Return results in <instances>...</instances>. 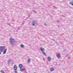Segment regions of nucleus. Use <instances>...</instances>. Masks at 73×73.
<instances>
[{"label": "nucleus", "instance_id": "obj_1", "mask_svg": "<svg viewBox=\"0 0 73 73\" xmlns=\"http://www.w3.org/2000/svg\"><path fill=\"white\" fill-rule=\"evenodd\" d=\"M9 40L10 41V45H15V43L16 42V40L13 38H10Z\"/></svg>", "mask_w": 73, "mask_h": 73}, {"label": "nucleus", "instance_id": "obj_2", "mask_svg": "<svg viewBox=\"0 0 73 73\" xmlns=\"http://www.w3.org/2000/svg\"><path fill=\"white\" fill-rule=\"evenodd\" d=\"M32 24L33 26H36L37 25V22L36 21H34L32 22Z\"/></svg>", "mask_w": 73, "mask_h": 73}, {"label": "nucleus", "instance_id": "obj_3", "mask_svg": "<svg viewBox=\"0 0 73 73\" xmlns=\"http://www.w3.org/2000/svg\"><path fill=\"white\" fill-rule=\"evenodd\" d=\"M40 49L42 50L41 52L45 56H46V54H45V53L44 52V51H45V50H44V48H42V47H40Z\"/></svg>", "mask_w": 73, "mask_h": 73}, {"label": "nucleus", "instance_id": "obj_4", "mask_svg": "<svg viewBox=\"0 0 73 73\" xmlns=\"http://www.w3.org/2000/svg\"><path fill=\"white\" fill-rule=\"evenodd\" d=\"M5 46H0V52H3V51L5 49Z\"/></svg>", "mask_w": 73, "mask_h": 73}, {"label": "nucleus", "instance_id": "obj_5", "mask_svg": "<svg viewBox=\"0 0 73 73\" xmlns=\"http://www.w3.org/2000/svg\"><path fill=\"white\" fill-rule=\"evenodd\" d=\"M20 70L21 71V72H23L24 71H26V68H23L22 69L21 68Z\"/></svg>", "mask_w": 73, "mask_h": 73}, {"label": "nucleus", "instance_id": "obj_6", "mask_svg": "<svg viewBox=\"0 0 73 73\" xmlns=\"http://www.w3.org/2000/svg\"><path fill=\"white\" fill-rule=\"evenodd\" d=\"M56 56L58 58H60V57H61V56L60 55V54H56Z\"/></svg>", "mask_w": 73, "mask_h": 73}, {"label": "nucleus", "instance_id": "obj_7", "mask_svg": "<svg viewBox=\"0 0 73 73\" xmlns=\"http://www.w3.org/2000/svg\"><path fill=\"white\" fill-rule=\"evenodd\" d=\"M14 69L15 70H17V66H16V65H15L14 66Z\"/></svg>", "mask_w": 73, "mask_h": 73}, {"label": "nucleus", "instance_id": "obj_8", "mask_svg": "<svg viewBox=\"0 0 73 73\" xmlns=\"http://www.w3.org/2000/svg\"><path fill=\"white\" fill-rule=\"evenodd\" d=\"M7 52V49H5L3 50V54H4Z\"/></svg>", "mask_w": 73, "mask_h": 73}, {"label": "nucleus", "instance_id": "obj_9", "mask_svg": "<svg viewBox=\"0 0 73 73\" xmlns=\"http://www.w3.org/2000/svg\"><path fill=\"white\" fill-rule=\"evenodd\" d=\"M12 60L11 59H9L8 61V64H10V62H11V61H12Z\"/></svg>", "mask_w": 73, "mask_h": 73}, {"label": "nucleus", "instance_id": "obj_10", "mask_svg": "<svg viewBox=\"0 0 73 73\" xmlns=\"http://www.w3.org/2000/svg\"><path fill=\"white\" fill-rule=\"evenodd\" d=\"M20 47H21V48H24V45L23 44H21L20 45Z\"/></svg>", "mask_w": 73, "mask_h": 73}, {"label": "nucleus", "instance_id": "obj_11", "mask_svg": "<svg viewBox=\"0 0 73 73\" xmlns=\"http://www.w3.org/2000/svg\"><path fill=\"white\" fill-rule=\"evenodd\" d=\"M19 68H22V67H23V65H22V64H20L19 65Z\"/></svg>", "mask_w": 73, "mask_h": 73}, {"label": "nucleus", "instance_id": "obj_12", "mask_svg": "<svg viewBox=\"0 0 73 73\" xmlns=\"http://www.w3.org/2000/svg\"><path fill=\"white\" fill-rule=\"evenodd\" d=\"M47 60L48 61H50V60H51V58H50V57H48L47 58Z\"/></svg>", "mask_w": 73, "mask_h": 73}, {"label": "nucleus", "instance_id": "obj_13", "mask_svg": "<svg viewBox=\"0 0 73 73\" xmlns=\"http://www.w3.org/2000/svg\"><path fill=\"white\" fill-rule=\"evenodd\" d=\"M70 4L72 5H73V0L71 2H70Z\"/></svg>", "mask_w": 73, "mask_h": 73}, {"label": "nucleus", "instance_id": "obj_14", "mask_svg": "<svg viewBox=\"0 0 73 73\" xmlns=\"http://www.w3.org/2000/svg\"><path fill=\"white\" fill-rule=\"evenodd\" d=\"M50 70L51 72H52V71H53V70H54V69H53V68H51L50 69Z\"/></svg>", "mask_w": 73, "mask_h": 73}, {"label": "nucleus", "instance_id": "obj_15", "mask_svg": "<svg viewBox=\"0 0 73 73\" xmlns=\"http://www.w3.org/2000/svg\"><path fill=\"white\" fill-rule=\"evenodd\" d=\"M28 62H30V59H29L28 60Z\"/></svg>", "mask_w": 73, "mask_h": 73}, {"label": "nucleus", "instance_id": "obj_16", "mask_svg": "<svg viewBox=\"0 0 73 73\" xmlns=\"http://www.w3.org/2000/svg\"><path fill=\"white\" fill-rule=\"evenodd\" d=\"M1 72L2 73H4V71L2 70L1 71Z\"/></svg>", "mask_w": 73, "mask_h": 73}, {"label": "nucleus", "instance_id": "obj_17", "mask_svg": "<svg viewBox=\"0 0 73 73\" xmlns=\"http://www.w3.org/2000/svg\"><path fill=\"white\" fill-rule=\"evenodd\" d=\"M15 73H17V71H15Z\"/></svg>", "mask_w": 73, "mask_h": 73}, {"label": "nucleus", "instance_id": "obj_18", "mask_svg": "<svg viewBox=\"0 0 73 73\" xmlns=\"http://www.w3.org/2000/svg\"><path fill=\"white\" fill-rule=\"evenodd\" d=\"M43 60L44 61H45V58H43Z\"/></svg>", "mask_w": 73, "mask_h": 73}, {"label": "nucleus", "instance_id": "obj_19", "mask_svg": "<svg viewBox=\"0 0 73 73\" xmlns=\"http://www.w3.org/2000/svg\"><path fill=\"white\" fill-rule=\"evenodd\" d=\"M11 64L12 65H13V62H12Z\"/></svg>", "mask_w": 73, "mask_h": 73}, {"label": "nucleus", "instance_id": "obj_20", "mask_svg": "<svg viewBox=\"0 0 73 73\" xmlns=\"http://www.w3.org/2000/svg\"><path fill=\"white\" fill-rule=\"evenodd\" d=\"M59 21H57V23H58V22H59Z\"/></svg>", "mask_w": 73, "mask_h": 73}, {"label": "nucleus", "instance_id": "obj_21", "mask_svg": "<svg viewBox=\"0 0 73 73\" xmlns=\"http://www.w3.org/2000/svg\"><path fill=\"white\" fill-rule=\"evenodd\" d=\"M69 58H70V57H68Z\"/></svg>", "mask_w": 73, "mask_h": 73}, {"label": "nucleus", "instance_id": "obj_22", "mask_svg": "<svg viewBox=\"0 0 73 73\" xmlns=\"http://www.w3.org/2000/svg\"><path fill=\"white\" fill-rule=\"evenodd\" d=\"M1 52H0V54H1Z\"/></svg>", "mask_w": 73, "mask_h": 73}]
</instances>
